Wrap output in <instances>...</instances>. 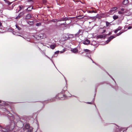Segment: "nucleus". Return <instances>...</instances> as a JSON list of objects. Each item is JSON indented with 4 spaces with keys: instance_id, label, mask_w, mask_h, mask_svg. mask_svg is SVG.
<instances>
[{
    "instance_id": "nucleus-33",
    "label": "nucleus",
    "mask_w": 132,
    "mask_h": 132,
    "mask_svg": "<svg viewBox=\"0 0 132 132\" xmlns=\"http://www.w3.org/2000/svg\"><path fill=\"white\" fill-rule=\"evenodd\" d=\"M67 24L66 23V22H65V23H62L61 24H65V25H67Z\"/></svg>"
},
{
    "instance_id": "nucleus-21",
    "label": "nucleus",
    "mask_w": 132,
    "mask_h": 132,
    "mask_svg": "<svg viewBox=\"0 0 132 132\" xmlns=\"http://www.w3.org/2000/svg\"><path fill=\"white\" fill-rule=\"evenodd\" d=\"M106 25L107 27H108L110 25H111L110 23L108 21H106Z\"/></svg>"
},
{
    "instance_id": "nucleus-11",
    "label": "nucleus",
    "mask_w": 132,
    "mask_h": 132,
    "mask_svg": "<svg viewBox=\"0 0 132 132\" xmlns=\"http://www.w3.org/2000/svg\"><path fill=\"white\" fill-rule=\"evenodd\" d=\"M33 8L32 7L30 6L28 7L26 9V10L27 11H30Z\"/></svg>"
},
{
    "instance_id": "nucleus-38",
    "label": "nucleus",
    "mask_w": 132,
    "mask_h": 132,
    "mask_svg": "<svg viewBox=\"0 0 132 132\" xmlns=\"http://www.w3.org/2000/svg\"><path fill=\"white\" fill-rule=\"evenodd\" d=\"M121 10L122 11H123L124 10V8H122L121 9Z\"/></svg>"
},
{
    "instance_id": "nucleus-43",
    "label": "nucleus",
    "mask_w": 132,
    "mask_h": 132,
    "mask_svg": "<svg viewBox=\"0 0 132 132\" xmlns=\"http://www.w3.org/2000/svg\"><path fill=\"white\" fill-rule=\"evenodd\" d=\"M11 3H9V5H10L11 4Z\"/></svg>"
},
{
    "instance_id": "nucleus-41",
    "label": "nucleus",
    "mask_w": 132,
    "mask_h": 132,
    "mask_svg": "<svg viewBox=\"0 0 132 132\" xmlns=\"http://www.w3.org/2000/svg\"><path fill=\"white\" fill-rule=\"evenodd\" d=\"M2 25V23L1 22H0V26H1Z\"/></svg>"
},
{
    "instance_id": "nucleus-16",
    "label": "nucleus",
    "mask_w": 132,
    "mask_h": 132,
    "mask_svg": "<svg viewBox=\"0 0 132 132\" xmlns=\"http://www.w3.org/2000/svg\"><path fill=\"white\" fill-rule=\"evenodd\" d=\"M113 18L114 20H115L118 18V15H115L113 16Z\"/></svg>"
},
{
    "instance_id": "nucleus-22",
    "label": "nucleus",
    "mask_w": 132,
    "mask_h": 132,
    "mask_svg": "<svg viewBox=\"0 0 132 132\" xmlns=\"http://www.w3.org/2000/svg\"><path fill=\"white\" fill-rule=\"evenodd\" d=\"M73 37V36L72 35L70 34L68 36V37L70 38H72Z\"/></svg>"
},
{
    "instance_id": "nucleus-42",
    "label": "nucleus",
    "mask_w": 132,
    "mask_h": 132,
    "mask_svg": "<svg viewBox=\"0 0 132 132\" xmlns=\"http://www.w3.org/2000/svg\"><path fill=\"white\" fill-rule=\"evenodd\" d=\"M87 103L88 104H91V103L90 102H88Z\"/></svg>"
},
{
    "instance_id": "nucleus-40",
    "label": "nucleus",
    "mask_w": 132,
    "mask_h": 132,
    "mask_svg": "<svg viewBox=\"0 0 132 132\" xmlns=\"http://www.w3.org/2000/svg\"><path fill=\"white\" fill-rule=\"evenodd\" d=\"M111 32H110L108 34V35H110L111 34Z\"/></svg>"
},
{
    "instance_id": "nucleus-29",
    "label": "nucleus",
    "mask_w": 132,
    "mask_h": 132,
    "mask_svg": "<svg viewBox=\"0 0 132 132\" xmlns=\"http://www.w3.org/2000/svg\"><path fill=\"white\" fill-rule=\"evenodd\" d=\"M67 87H65L63 89V90L64 91L65 90H66L67 89Z\"/></svg>"
},
{
    "instance_id": "nucleus-35",
    "label": "nucleus",
    "mask_w": 132,
    "mask_h": 132,
    "mask_svg": "<svg viewBox=\"0 0 132 132\" xmlns=\"http://www.w3.org/2000/svg\"><path fill=\"white\" fill-rule=\"evenodd\" d=\"M67 19H68V18H64L63 19V20H67Z\"/></svg>"
},
{
    "instance_id": "nucleus-31",
    "label": "nucleus",
    "mask_w": 132,
    "mask_h": 132,
    "mask_svg": "<svg viewBox=\"0 0 132 132\" xmlns=\"http://www.w3.org/2000/svg\"><path fill=\"white\" fill-rule=\"evenodd\" d=\"M59 51H57L55 52V54H58L59 53Z\"/></svg>"
},
{
    "instance_id": "nucleus-25",
    "label": "nucleus",
    "mask_w": 132,
    "mask_h": 132,
    "mask_svg": "<svg viewBox=\"0 0 132 132\" xmlns=\"http://www.w3.org/2000/svg\"><path fill=\"white\" fill-rule=\"evenodd\" d=\"M23 8V6L22 5H20L19 6V8L20 10H19V11H20Z\"/></svg>"
},
{
    "instance_id": "nucleus-2",
    "label": "nucleus",
    "mask_w": 132,
    "mask_h": 132,
    "mask_svg": "<svg viewBox=\"0 0 132 132\" xmlns=\"http://www.w3.org/2000/svg\"><path fill=\"white\" fill-rule=\"evenodd\" d=\"M15 127V125L13 122L11 121V123L9 127V131L12 130Z\"/></svg>"
},
{
    "instance_id": "nucleus-7",
    "label": "nucleus",
    "mask_w": 132,
    "mask_h": 132,
    "mask_svg": "<svg viewBox=\"0 0 132 132\" xmlns=\"http://www.w3.org/2000/svg\"><path fill=\"white\" fill-rule=\"evenodd\" d=\"M122 29V27L120 26H119L116 30L114 32L115 33H117L118 31L119 30H120Z\"/></svg>"
},
{
    "instance_id": "nucleus-18",
    "label": "nucleus",
    "mask_w": 132,
    "mask_h": 132,
    "mask_svg": "<svg viewBox=\"0 0 132 132\" xmlns=\"http://www.w3.org/2000/svg\"><path fill=\"white\" fill-rule=\"evenodd\" d=\"M125 31H122L121 32H120L119 33H118L117 34V36H119L120 35H121L122 33L123 32Z\"/></svg>"
},
{
    "instance_id": "nucleus-3",
    "label": "nucleus",
    "mask_w": 132,
    "mask_h": 132,
    "mask_svg": "<svg viewBox=\"0 0 132 132\" xmlns=\"http://www.w3.org/2000/svg\"><path fill=\"white\" fill-rule=\"evenodd\" d=\"M83 33V30L81 29H80L77 33L75 35L76 36L78 37L79 35H81Z\"/></svg>"
},
{
    "instance_id": "nucleus-39",
    "label": "nucleus",
    "mask_w": 132,
    "mask_h": 132,
    "mask_svg": "<svg viewBox=\"0 0 132 132\" xmlns=\"http://www.w3.org/2000/svg\"><path fill=\"white\" fill-rule=\"evenodd\" d=\"M64 52V51H61L60 52L61 53H63V52Z\"/></svg>"
},
{
    "instance_id": "nucleus-24",
    "label": "nucleus",
    "mask_w": 132,
    "mask_h": 132,
    "mask_svg": "<svg viewBox=\"0 0 132 132\" xmlns=\"http://www.w3.org/2000/svg\"><path fill=\"white\" fill-rule=\"evenodd\" d=\"M32 128H30L28 130V132H32Z\"/></svg>"
},
{
    "instance_id": "nucleus-12",
    "label": "nucleus",
    "mask_w": 132,
    "mask_h": 132,
    "mask_svg": "<svg viewBox=\"0 0 132 132\" xmlns=\"http://www.w3.org/2000/svg\"><path fill=\"white\" fill-rule=\"evenodd\" d=\"M24 127L26 129H28L30 127V125L28 124H26L25 125Z\"/></svg>"
},
{
    "instance_id": "nucleus-8",
    "label": "nucleus",
    "mask_w": 132,
    "mask_h": 132,
    "mask_svg": "<svg viewBox=\"0 0 132 132\" xmlns=\"http://www.w3.org/2000/svg\"><path fill=\"white\" fill-rule=\"evenodd\" d=\"M31 16L30 14H28L26 16V19H28L31 18Z\"/></svg>"
},
{
    "instance_id": "nucleus-23",
    "label": "nucleus",
    "mask_w": 132,
    "mask_h": 132,
    "mask_svg": "<svg viewBox=\"0 0 132 132\" xmlns=\"http://www.w3.org/2000/svg\"><path fill=\"white\" fill-rule=\"evenodd\" d=\"M9 114L10 115H9V116H10L11 117V118H12L13 119H14V117L12 116V114L9 113Z\"/></svg>"
},
{
    "instance_id": "nucleus-32",
    "label": "nucleus",
    "mask_w": 132,
    "mask_h": 132,
    "mask_svg": "<svg viewBox=\"0 0 132 132\" xmlns=\"http://www.w3.org/2000/svg\"><path fill=\"white\" fill-rule=\"evenodd\" d=\"M131 28H132V27L131 26H129L128 27V29H131Z\"/></svg>"
},
{
    "instance_id": "nucleus-14",
    "label": "nucleus",
    "mask_w": 132,
    "mask_h": 132,
    "mask_svg": "<svg viewBox=\"0 0 132 132\" xmlns=\"http://www.w3.org/2000/svg\"><path fill=\"white\" fill-rule=\"evenodd\" d=\"M128 3V0H124L123 2V4L124 5H126Z\"/></svg>"
},
{
    "instance_id": "nucleus-19",
    "label": "nucleus",
    "mask_w": 132,
    "mask_h": 132,
    "mask_svg": "<svg viewBox=\"0 0 132 132\" xmlns=\"http://www.w3.org/2000/svg\"><path fill=\"white\" fill-rule=\"evenodd\" d=\"M15 26L18 29V30H20L21 29V28L19 27L18 25L16 24L15 25Z\"/></svg>"
},
{
    "instance_id": "nucleus-34",
    "label": "nucleus",
    "mask_w": 132,
    "mask_h": 132,
    "mask_svg": "<svg viewBox=\"0 0 132 132\" xmlns=\"http://www.w3.org/2000/svg\"><path fill=\"white\" fill-rule=\"evenodd\" d=\"M46 0H43V3H45L46 2Z\"/></svg>"
},
{
    "instance_id": "nucleus-17",
    "label": "nucleus",
    "mask_w": 132,
    "mask_h": 132,
    "mask_svg": "<svg viewBox=\"0 0 132 132\" xmlns=\"http://www.w3.org/2000/svg\"><path fill=\"white\" fill-rule=\"evenodd\" d=\"M38 36L39 37L40 39H41L43 38V34H39L38 35Z\"/></svg>"
},
{
    "instance_id": "nucleus-44",
    "label": "nucleus",
    "mask_w": 132,
    "mask_h": 132,
    "mask_svg": "<svg viewBox=\"0 0 132 132\" xmlns=\"http://www.w3.org/2000/svg\"><path fill=\"white\" fill-rule=\"evenodd\" d=\"M123 132H126V130H125V131H123Z\"/></svg>"
},
{
    "instance_id": "nucleus-10",
    "label": "nucleus",
    "mask_w": 132,
    "mask_h": 132,
    "mask_svg": "<svg viewBox=\"0 0 132 132\" xmlns=\"http://www.w3.org/2000/svg\"><path fill=\"white\" fill-rule=\"evenodd\" d=\"M115 37H114L113 36H111L108 38L107 41L108 42H109L111 40V39H112L113 38H114Z\"/></svg>"
},
{
    "instance_id": "nucleus-5",
    "label": "nucleus",
    "mask_w": 132,
    "mask_h": 132,
    "mask_svg": "<svg viewBox=\"0 0 132 132\" xmlns=\"http://www.w3.org/2000/svg\"><path fill=\"white\" fill-rule=\"evenodd\" d=\"M0 127L1 128V129L2 132H9V129H8V127H6V128H5L2 127L1 126Z\"/></svg>"
},
{
    "instance_id": "nucleus-4",
    "label": "nucleus",
    "mask_w": 132,
    "mask_h": 132,
    "mask_svg": "<svg viewBox=\"0 0 132 132\" xmlns=\"http://www.w3.org/2000/svg\"><path fill=\"white\" fill-rule=\"evenodd\" d=\"M117 9V7H114L112 8L109 12L110 14H112L114 13L113 12L116 10Z\"/></svg>"
},
{
    "instance_id": "nucleus-15",
    "label": "nucleus",
    "mask_w": 132,
    "mask_h": 132,
    "mask_svg": "<svg viewBox=\"0 0 132 132\" xmlns=\"http://www.w3.org/2000/svg\"><path fill=\"white\" fill-rule=\"evenodd\" d=\"M56 45L55 44L54 45H51L50 46V47L52 49H54L56 47Z\"/></svg>"
},
{
    "instance_id": "nucleus-20",
    "label": "nucleus",
    "mask_w": 132,
    "mask_h": 132,
    "mask_svg": "<svg viewBox=\"0 0 132 132\" xmlns=\"http://www.w3.org/2000/svg\"><path fill=\"white\" fill-rule=\"evenodd\" d=\"M28 23L29 24H30V25H32L33 24H34V22L33 21H29L28 22Z\"/></svg>"
},
{
    "instance_id": "nucleus-28",
    "label": "nucleus",
    "mask_w": 132,
    "mask_h": 132,
    "mask_svg": "<svg viewBox=\"0 0 132 132\" xmlns=\"http://www.w3.org/2000/svg\"><path fill=\"white\" fill-rule=\"evenodd\" d=\"M84 51L85 52H88L90 51L88 49H85L84 50Z\"/></svg>"
},
{
    "instance_id": "nucleus-26",
    "label": "nucleus",
    "mask_w": 132,
    "mask_h": 132,
    "mask_svg": "<svg viewBox=\"0 0 132 132\" xmlns=\"http://www.w3.org/2000/svg\"><path fill=\"white\" fill-rule=\"evenodd\" d=\"M41 25V23H36V25L37 26H40Z\"/></svg>"
},
{
    "instance_id": "nucleus-37",
    "label": "nucleus",
    "mask_w": 132,
    "mask_h": 132,
    "mask_svg": "<svg viewBox=\"0 0 132 132\" xmlns=\"http://www.w3.org/2000/svg\"><path fill=\"white\" fill-rule=\"evenodd\" d=\"M106 32V30H104L103 31V32H102V33H103L104 32Z\"/></svg>"
},
{
    "instance_id": "nucleus-36",
    "label": "nucleus",
    "mask_w": 132,
    "mask_h": 132,
    "mask_svg": "<svg viewBox=\"0 0 132 132\" xmlns=\"http://www.w3.org/2000/svg\"><path fill=\"white\" fill-rule=\"evenodd\" d=\"M20 15H19L18 16L16 17V19H18V18H19L20 17Z\"/></svg>"
},
{
    "instance_id": "nucleus-9",
    "label": "nucleus",
    "mask_w": 132,
    "mask_h": 132,
    "mask_svg": "<svg viewBox=\"0 0 132 132\" xmlns=\"http://www.w3.org/2000/svg\"><path fill=\"white\" fill-rule=\"evenodd\" d=\"M71 51L73 52L76 53L78 52V50L77 48H74L73 49L71 50Z\"/></svg>"
},
{
    "instance_id": "nucleus-1",
    "label": "nucleus",
    "mask_w": 132,
    "mask_h": 132,
    "mask_svg": "<svg viewBox=\"0 0 132 132\" xmlns=\"http://www.w3.org/2000/svg\"><path fill=\"white\" fill-rule=\"evenodd\" d=\"M56 98H59L61 100L65 99L66 98L65 95L60 93H59L58 95L56 96Z\"/></svg>"
},
{
    "instance_id": "nucleus-27",
    "label": "nucleus",
    "mask_w": 132,
    "mask_h": 132,
    "mask_svg": "<svg viewBox=\"0 0 132 132\" xmlns=\"http://www.w3.org/2000/svg\"><path fill=\"white\" fill-rule=\"evenodd\" d=\"M89 12L90 13H96V12L95 11H94V10H93L92 11H89Z\"/></svg>"
},
{
    "instance_id": "nucleus-30",
    "label": "nucleus",
    "mask_w": 132,
    "mask_h": 132,
    "mask_svg": "<svg viewBox=\"0 0 132 132\" xmlns=\"http://www.w3.org/2000/svg\"><path fill=\"white\" fill-rule=\"evenodd\" d=\"M118 13L119 14H122L123 13V12L120 11H119L118 12Z\"/></svg>"
},
{
    "instance_id": "nucleus-45",
    "label": "nucleus",
    "mask_w": 132,
    "mask_h": 132,
    "mask_svg": "<svg viewBox=\"0 0 132 132\" xmlns=\"http://www.w3.org/2000/svg\"><path fill=\"white\" fill-rule=\"evenodd\" d=\"M1 102V101L0 100V103Z\"/></svg>"
},
{
    "instance_id": "nucleus-6",
    "label": "nucleus",
    "mask_w": 132,
    "mask_h": 132,
    "mask_svg": "<svg viewBox=\"0 0 132 132\" xmlns=\"http://www.w3.org/2000/svg\"><path fill=\"white\" fill-rule=\"evenodd\" d=\"M90 43V41L88 39H86L85 41L83 42L82 43L85 45H88Z\"/></svg>"
},
{
    "instance_id": "nucleus-13",
    "label": "nucleus",
    "mask_w": 132,
    "mask_h": 132,
    "mask_svg": "<svg viewBox=\"0 0 132 132\" xmlns=\"http://www.w3.org/2000/svg\"><path fill=\"white\" fill-rule=\"evenodd\" d=\"M105 36H106L105 35H98V37L100 38H102L104 37H105Z\"/></svg>"
}]
</instances>
